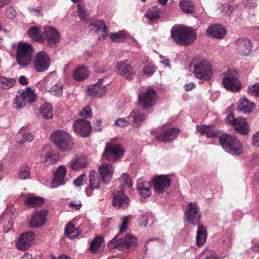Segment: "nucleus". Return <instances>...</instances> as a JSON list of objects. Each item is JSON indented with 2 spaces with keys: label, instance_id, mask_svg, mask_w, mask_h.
<instances>
[{
  "label": "nucleus",
  "instance_id": "1",
  "mask_svg": "<svg viewBox=\"0 0 259 259\" xmlns=\"http://www.w3.org/2000/svg\"><path fill=\"white\" fill-rule=\"evenodd\" d=\"M170 36L178 45L188 46L196 39V34L191 27L174 26L170 30Z\"/></svg>",
  "mask_w": 259,
  "mask_h": 259
},
{
  "label": "nucleus",
  "instance_id": "37",
  "mask_svg": "<svg viewBox=\"0 0 259 259\" xmlns=\"http://www.w3.org/2000/svg\"><path fill=\"white\" fill-rule=\"evenodd\" d=\"M16 83L14 78H9L5 76H0V88L8 89L12 87Z\"/></svg>",
  "mask_w": 259,
  "mask_h": 259
},
{
  "label": "nucleus",
  "instance_id": "4",
  "mask_svg": "<svg viewBox=\"0 0 259 259\" xmlns=\"http://www.w3.org/2000/svg\"><path fill=\"white\" fill-rule=\"evenodd\" d=\"M109 245L119 250L127 252L133 250L136 247V239L133 235L126 234L124 238L115 236L109 242Z\"/></svg>",
  "mask_w": 259,
  "mask_h": 259
},
{
  "label": "nucleus",
  "instance_id": "3",
  "mask_svg": "<svg viewBox=\"0 0 259 259\" xmlns=\"http://www.w3.org/2000/svg\"><path fill=\"white\" fill-rule=\"evenodd\" d=\"M51 138L56 147L61 151H68L73 146L71 137L64 131L53 132L51 135Z\"/></svg>",
  "mask_w": 259,
  "mask_h": 259
},
{
  "label": "nucleus",
  "instance_id": "40",
  "mask_svg": "<svg viewBox=\"0 0 259 259\" xmlns=\"http://www.w3.org/2000/svg\"><path fill=\"white\" fill-rule=\"evenodd\" d=\"M40 29L35 26L31 27L27 31L28 35L32 38L36 40L41 39V37H40Z\"/></svg>",
  "mask_w": 259,
  "mask_h": 259
},
{
  "label": "nucleus",
  "instance_id": "15",
  "mask_svg": "<svg viewBox=\"0 0 259 259\" xmlns=\"http://www.w3.org/2000/svg\"><path fill=\"white\" fill-rule=\"evenodd\" d=\"M74 131L81 137L88 136L91 131L90 122L84 119L76 120L73 124Z\"/></svg>",
  "mask_w": 259,
  "mask_h": 259
},
{
  "label": "nucleus",
  "instance_id": "17",
  "mask_svg": "<svg viewBox=\"0 0 259 259\" xmlns=\"http://www.w3.org/2000/svg\"><path fill=\"white\" fill-rule=\"evenodd\" d=\"M48 212L42 209L39 211L33 213L29 222V226L31 228H37L42 226L46 223Z\"/></svg>",
  "mask_w": 259,
  "mask_h": 259
},
{
  "label": "nucleus",
  "instance_id": "29",
  "mask_svg": "<svg viewBox=\"0 0 259 259\" xmlns=\"http://www.w3.org/2000/svg\"><path fill=\"white\" fill-rule=\"evenodd\" d=\"M207 233L205 227L202 225L198 226L196 241L197 244L199 246H202L206 242Z\"/></svg>",
  "mask_w": 259,
  "mask_h": 259
},
{
  "label": "nucleus",
  "instance_id": "46",
  "mask_svg": "<svg viewBox=\"0 0 259 259\" xmlns=\"http://www.w3.org/2000/svg\"><path fill=\"white\" fill-rule=\"evenodd\" d=\"M6 15L7 18L14 20L16 17V11L12 6H9L6 9Z\"/></svg>",
  "mask_w": 259,
  "mask_h": 259
},
{
  "label": "nucleus",
  "instance_id": "52",
  "mask_svg": "<svg viewBox=\"0 0 259 259\" xmlns=\"http://www.w3.org/2000/svg\"><path fill=\"white\" fill-rule=\"evenodd\" d=\"M120 182L121 189L131 188L133 184L132 179H122Z\"/></svg>",
  "mask_w": 259,
  "mask_h": 259
},
{
  "label": "nucleus",
  "instance_id": "30",
  "mask_svg": "<svg viewBox=\"0 0 259 259\" xmlns=\"http://www.w3.org/2000/svg\"><path fill=\"white\" fill-rule=\"evenodd\" d=\"M89 76V71L86 67L80 66L73 72L74 79L78 81L83 80Z\"/></svg>",
  "mask_w": 259,
  "mask_h": 259
},
{
  "label": "nucleus",
  "instance_id": "35",
  "mask_svg": "<svg viewBox=\"0 0 259 259\" xmlns=\"http://www.w3.org/2000/svg\"><path fill=\"white\" fill-rule=\"evenodd\" d=\"M87 165V159L85 157H79L77 159H73L70 164V167L73 170H78L84 168Z\"/></svg>",
  "mask_w": 259,
  "mask_h": 259
},
{
  "label": "nucleus",
  "instance_id": "49",
  "mask_svg": "<svg viewBox=\"0 0 259 259\" xmlns=\"http://www.w3.org/2000/svg\"><path fill=\"white\" fill-rule=\"evenodd\" d=\"M130 123L127 119L124 118H119L115 121V125L119 127H125L127 126L128 124Z\"/></svg>",
  "mask_w": 259,
  "mask_h": 259
},
{
  "label": "nucleus",
  "instance_id": "50",
  "mask_svg": "<svg viewBox=\"0 0 259 259\" xmlns=\"http://www.w3.org/2000/svg\"><path fill=\"white\" fill-rule=\"evenodd\" d=\"M52 92L57 96H61L63 93V85L61 84H56L52 88Z\"/></svg>",
  "mask_w": 259,
  "mask_h": 259
},
{
  "label": "nucleus",
  "instance_id": "62",
  "mask_svg": "<svg viewBox=\"0 0 259 259\" xmlns=\"http://www.w3.org/2000/svg\"><path fill=\"white\" fill-rule=\"evenodd\" d=\"M23 138H24L26 141L31 142L34 139V136L31 133H27L23 135Z\"/></svg>",
  "mask_w": 259,
  "mask_h": 259
},
{
  "label": "nucleus",
  "instance_id": "25",
  "mask_svg": "<svg viewBox=\"0 0 259 259\" xmlns=\"http://www.w3.org/2000/svg\"><path fill=\"white\" fill-rule=\"evenodd\" d=\"M255 107V105L252 102L249 101L246 98H242L239 100V103L237 109L239 111H242L244 113H248L252 112Z\"/></svg>",
  "mask_w": 259,
  "mask_h": 259
},
{
  "label": "nucleus",
  "instance_id": "54",
  "mask_svg": "<svg viewBox=\"0 0 259 259\" xmlns=\"http://www.w3.org/2000/svg\"><path fill=\"white\" fill-rule=\"evenodd\" d=\"M100 179H90V187L91 188L98 189L100 187Z\"/></svg>",
  "mask_w": 259,
  "mask_h": 259
},
{
  "label": "nucleus",
  "instance_id": "55",
  "mask_svg": "<svg viewBox=\"0 0 259 259\" xmlns=\"http://www.w3.org/2000/svg\"><path fill=\"white\" fill-rule=\"evenodd\" d=\"M209 125H200L197 127V131L201 135H205Z\"/></svg>",
  "mask_w": 259,
  "mask_h": 259
},
{
  "label": "nucleus",
  "instance_id": "47",
  "mask_svg": "<svg viewBox=\"0 0 259 259\" xmlns=\"http://www.w3.org/2000/svg\"><path fill=\"white\" fill-rule=\"evenodd\" d=\"M94 69L97 73H104L108 70V67L103 65L102 63L97 62L94 65Z\"/></svg>",
  "mask_w": 259,
  "mask_h": 259
},
{
  "label": "nucleus",
  "instance_id": "21",
  "mask_svg": "<svg viewBox=\"0 0 259 259\" xmlns=\"http://www.w3.org/2000/svg\"><path fill=\"white\" fill-rule=\"evenodd\" d=\"M131 125L134 127H139L146 119V116L139 111H133L127 117Z\"/></svg>",
  "mask_w": 259,
  "mask_h": 259
},
{
  "label": "nucleus",
  "instance_id": "58",
  "mask_svg": "<svg viewBox=\"0 0 259 259\" xmlns=\"http://www.w3.org/2000/svg\"><path fill=\"white\" fill-rule=\"evenodd\" d=\"M237 119H238V118H235L233 113H229L226 117L227 121L233 125L236 123Z\"/></svg>",
  "mask_w": 259,
  "mask_h": 259
},
{
  "label": "nucleus",
  "instance_id": "36",
  "mask_svg": "<svg viewBox=\"0 0 259 259\" xmlns=\"http://www.w3.org/2000/svg\"><path fill=\"white\" fill-rule=\"evenodd\" d=\"M39 113L47 119H50L53 117L52 107L50 104H44L39 108Z\"/></svg>",
  "mask_w": 259,
  "mask_h": 259
},
{
  "label": "nucleus",
  "instance_id": "59",
  "mask_svg": "<svg viewBox=\"0 0 259 259\" xmlns=\"http://www.w3.org/2000/svg\"><path fill=\"white\" fill-rule=\"evenodd\" d=\"M252 144L254 146L259 147V133L256 132L252 136Z\"/></svg>",
  "mask_w": 259,
  "mask_h": 259
},
{
  "label": "nucleus",
  "instance_id": "6",
  "mask_svg": "<svg viewBox=\"0 0 259 259\" xmlns=\"http://www.w3.org/2000/svg\"><path fill=\"white\" fill-rule=\"evenodd\" d=\"M223 83L225 89L234 92H237L241 89V83L238 79V73L235 69L229 68L223 72Z\"/></svg>",
  "mask_w": 259,
  "mask_h": 259
},
{
  "label": "nucleus",
  "instance_id": "12",
  "mask_svg": "<svg viewBox=\"0 0 259 259\" xmlns=\"http://www.w3.org/2000/svg\"><path fill=\"white\" fill-rule=\"evenodd\" d=\"M157 94L153 89H150L138 96L140 106L144 110L152 107L155 103Z\"/></svg>",
  "mask_w": 259,
  "mask_h": 259
},
{
  "label": "nucleus",
  "instance_id": "41",
  "mask_svg": "<svg viewBox=\"0 0 259 259\" xmlns=\"http://www.w3.org/2000/svg\"><path fill=\"white\" fill-rule=\"evenodd\" d=\"M247 93L256 97H259V82L249 85L248 88Z\"/></svg>",
  "mask_w": 259,
  "mask_h": 259
},
{
  "label": "nucleus",
  "instance_id": "23",
  "mask_svg": "<svg viewBox=\"0 0 259 259\" xmlns=\"http://www.w3.org/2000/svg\"><path fill=\"white\" fill-rule=\"evenodd\" d=\"M106 92L105 85L101 81L90 85L88 88L90 95L101 97Z\"/></svg>",
  "mask_w": 259,
  "mask_h": 259
},
{
  "label": "nucleus",
  "instance_id": "44",
  "mask_svg": "<svg viewBox=\"0 0 259 259\" xmlns=\"http://www.w3.org/2000/svg\"><path fill=\"white\" fill-rule=\"evenodd\" d=\"M66 174V168L64 166H59L58 169L54 171V178H64Z\"/></svg>",
  "mask_w": 259,
  "mask_h": 259
},
{
  "label": "nucleus",
  "instance_id": "28",
  "mask_svg": "<svg viewBox=\"0 0 259 259\" xmlns=\"http://www.w3.org/2000/svg\"><path fill=\"white\" fill-rule=\"evenodd\" d=\"M162 14V11L158 9L156 6L153 7L151 9L148 10L145 14L151 24L156 23L157 20L160 18V15Z\"/></svg>",
  "mask_w": 259,
  "mask_h": 259
},
{
  "label": "nucleus",
  "instance_id": "2",
  "mask_svg": "<svg viewBox=\"0 0 259 259\" xmlns=\"http://www.w3.org/2000/svg\"><path fill=\"white\" fill-rule=\"evenodd\" d=\"M223 148L233 155H238L242 151L243 146L240 141L234 136L224 134L219 137Z\"/></svg>",
  "mask_w": 259,
  "mask_h": 259
},
{
  "label": "nucleus",
  "instance_id": "38",
  "mask_svg": "<svg viewBox=\"0 0 259 259\" xmlns=\"http://www.w3.org/2000/svg\"><path fill=\"white\" fill-rule=\"evenodd\" d=\"M94 26L96 28V32H101V34L103 37V39L108 34L107 26L102 20L96 21L94 23Z\"/></svg>",
  "mask_w": 259,
  "mask_h": 259
},
{
  "label": "nucleus",
  "instance_id": "7",
  "mask_svg": "<svg viewBox=\"0 0 259 259\" xmlns=\"http://www.w3.org/2000/svg\"><path fill=\"white\" fill-rule=\"evenodd\" d=\"M13 103V107L15 109H21L25 107L26 102L33 103L36 97L34 91L30 87H27L25 90H19Z\"/></svg>",
  "mask_w": 259,
  "mask_h": 259
},
{
  "label": "nucleus",
  "instance_id": "48",
  "mask_svg": "<svg viewBox=\"0 0 259 259\" xmlns=\"http://www.w3.org/2000/svg\"><path fill=\"white\" fill-rule=\"evenodd\" d=\"M79 116L84 117L85 118H90L92 116V112L90 107L87 106L79 113Z\"/></svg>",
  "mask_w": 259,
  "mask_h": 259
},
{
  "label": "nucleus",
  "instance_id": "45",
  "mask_svg": "<svg viewBox=\"0 0 259 259\" xmlns=\"http://www.w3.org/2000/svg\"><path fill=\"white\" fill-rule=\"evenodd\" d=\"M155 66L152 64H148L143 69V73L148 76H152L155 72Z\"/></svg>",
  "mask_w": 259,
  "mask_h": 259
},
{
  "label": "nucleus",
  "instance_id": "14",
  "mask_svg": "<svg viewBox=\"0 0 259 259\" xmlns=\"http://www.w3.org/2000/svg\"><path fill=\"white\" fill-rule=\"evenodd\" d=\"M130 203V200L123 190L118 191L113 194L112 205L117 209H125Z\"/></svg>",
  "mask_w": 259,
  "mask_h": 259
},
{
  "label": "nucleus",
  "instance_id": "16",
  "mask_svg": "<svg viewBox=\"0 0 259 259\" xmlns=\"http://www.w3.org/2000/svg\"><path fill=\"white\" fill-rule=\"evenodd\" d=\"M34 238L35 234L32 231H28L23 233L16 242L17 247L22 250L28 249L33 243Z\"/></svg>",
  "mask_w": 259,
  "mask_h": 259
},
{
  "label": "nucleus",
  "instance_id": "42",
  "mask_svg": "<svg viewBox=\"0 0 259 259\" xmlns=\"http://www.w3.org/2000/svg\"><path fill=\"white\" fill-rule=\"evenodd\" d=\"M109 37L112 41L116 42H122L125 39V36L121 32L111 33Z\"/></svg>",
  "mask_w": 259,
  "mask_h": 259
},
{
  "label": "nucleus",
  "instance_id": "61",
  "mask_svg": "<svg viewBox=\"0 0 259 259\" xmlns=\"http://www.w3.org/2000/svg\"><path fill=\"white\" fill-rule=\"evenodd\" d=\"M217 135V132L214 130H211L210 128V126H209L207 132L206 133V135L207 138H212L216 136Z\"/></svg>",
  "mask_w": 259,
  "mask_h": 259
},
{
  "label": "nucleus",
  "instance_id": "56",
  "mask_svg": "<svg viewBox=\"0 0 259 259\" xmlns=\"http://www.w3.org/2000/svg\"><path fill=\"white\" fill-rule=\"evenodd\" d=\"M78 15L81 19L83 21H87L88 20L86 12L84 9L78 8Z\"/></svg>",
  "mask_w": 259,
  "mask_h": 259
},
{
  "label": "nucleus",
  "instance_id": "13",
  "mask_svg": "<svg viewBox=\"0 0 259 259\" xmlns=\"http://www.w3.org/2000/svg\"><path fill=\"white\" fill-rule=\"evenodd\" d=\"M51 63V59L49 55L44 51L37 53L33 61V66L39 72L47 70Z\"/></svg>",
  "mask_w": 259,
  "mask_h": 259
},
{
  "label": "nucleus",
  "instance_id": "27",
  "mask_svg": "<svg viewBox=\"0 0 259 259\" xmlns=\"http://www.w3.org/2000/svg\"><path fill=\"white\" fill-rule=\"evenodd\" d=\"M45 200L42 197L37 196L27 197L24 200V204L29 207H36L41 206Z\"/></svg>",
  "mask_w": 259,
  "mask_h": 259
},
{
  "label": "nucleus",
  "instance_id": "53",
  "mask_svg": "<svg viewBox=\"0 0 259 259\" xmlns=\"http://www.w3.org/2000/svg\"><path fill=\"white\" fill-rule=\"evenodd\" d=\"M51 188H55L65 184L64 179H52L51 181Z\"/></svg>",
  "mask_w": 259,
  "mask_h": 259
},
{
  "label": "nucleus",
  "instance_id": "18",
  "mask_svg": "<svg viewBox=\"0 0 259 259\" xmlns=\"http://www.w3.org/2000/svg\"><path fill=\"white\" fill-rule=\"evenodd\" d=\"M226 30L220 24L209 26L206 31V35L218 39H222L226 34Z\"/></svg>",
  "mask_w": 259,
  "mask_h": 259
},
{
  "label": "nucleus",
  "instance_id": "9",
  "mask_svg": "<svg viewBox=\"0 0 259 259\" xmlns=\"http://www.w3.org/2000/svg\"><path fill=\"white\" fill-rule=\"evenodd\" d=\"M185 216L187 222L191 225H196L200 223L202 213L196 202H190L188 203Z\"/></svg>",
  "mask_w": 259,
  "mask_h": 259
},
{
  "label": "nucleus",
  "instance_id": "43",
  "mask_svg": "<svg viewBox=\"0 0 259 259\" xmlns=\"http://www.w3.org/2000/svg\"><path fill=\"white\" fill-rule=\"evenodd\" d=\"M30 167L28 165L22 167L19 173V178H27L30 177Z\"/></svg>",
  "mask_w": 259,
  "mask_h": 259
},
{
  "label": "nucleus",
  "instance_id": "51",
  "mask_svg": "<svg viewBox=\"0 0 259 259\" xmlns=\"http://www.w3.org/2000/svg\"><path fill=\"white\" fill-rule=\"evenodd\" d=\"M203 254L205 255L204 259H218L215 252L212 250L206 249Z\"/></svg>",
  "mask_w": 259,
  "mask_h": 259
},
{
  "label": "nucleus",
  "instance_id": "20",
  "mask_svg": "<svg viewBox=\"0 0 259 259\" xmlns=\"http://www.w3.org/2000/svg\"><path fill=\"white\" fill-rule=\"evenodd\" d=\"M117 73L124 77L126 79L132 80L134 76L132 67L127 61L118 62L116 66Z\"/></svg>",
  "mask_w": 259,
  "mask_h": 259
},
{
  "label": "nucleus",
  "instance_id": "11",
  "mask_svg": "<svg viewBox=\"0 0 259 259\" xmlns=\"http://www.w3.org/2000/svg\"><path fill=\"white\" fill-rule=\"evenodd\" d=\"M44 44L49 47H54L60 41V34L58 30L50 26H45L41 36Z\"/></svg>",
  "mask_w": 259,
  "mask_h": 259
},
{
  "label": "nucleus",
  "instance_id": "24",
  "mask_svg": "<svg viewBox=\"0 0 259 259\" xmlns=\"http://www.w3.org/2000/svg\"><path fill=\"white\" fill-rule=\"evenodd\" d=\"M171 184L170 179H153L154 191L159 194L165 192Z\"/></svg>",
  "mask_w": 259,
  "mask_h": 259
},
{
  "label": "nucleus",
  "instance_id": "34",
  "mask_svg": "<svg viewBox=\"0 0 259 259\" xmlns=\"http://www.w3.org/2000/svg\"><path fill=\"white\" fill-rule=\"evenodd\" d=\"M81 232L78 228H75V226L71 223L68 224L65 228L64 234L66 237L69 238H73L75 236L80 235Z\"/></svg>",
  "mask_w": 259,
  "mask_h": 259
},
{
  "label": "nucleus",
  "instance_id": "5",
  "mask_svg": "<svg viewBox=\"0 0 259 259\" xmlns=\"http://www.w3.org/2000/svg\"><path fill=\"white\" fill-rule=\"evenodd\" d=\"M189 68L190 70H193L194 76L199 79L207 80L210 78L212 75L211 66L205 59L193 62L190 64Z\"/></svg>",
  "mask_w": 259,
  "mask_h": 259
},
{
  "label": "nucleus",
  "instance_id": "22",
  "mask_svg": "<svg viewBox=\"0 0 259 259\" xmlns=\"http://www.w3.org/2000/svg\"><path fill=\"white\" fill-rule=\"evenodd\" d=\"M179 132V130L176 128H168L163 133L158 134L157 139L161 142H169L176 138Z\"/></svg>",
  "mask_w": 259,
  "mask_h": 259
},
{
  "label": "nucleus",
  "instance_id": "39",
  "mask_svg": "<svg viewBox=\"0 0 259 259\" xmlns=\"http://www.w3.org/2000/svg\"><path fill=\"white\" fill-rule=\"evenodd\" d=\"M179 6L182 10L185 13L191 14L195 11L194 6L191 2L183 0L180 2Z\"/></svg>",
  "mask_w": 259,
  "mask_h": 259
},
{
  "label": "nucleus",
  "instance_id": "19",
  "mask_svg": "<svg viewBox=\"0 0 259 259\" xmlns=\"http://www.w3.org/2000/svg\"><path fill=\"white\" fill-rule=\"evenodd\" d=\"M236 49L239 54L247 56L250 54L252 51L251 41L247 38H238L235 42Z\"/></svg>",
  "mask_w": 259,
  "mask_h": 259
},
{
  "label": "nucleus",
  "instance_id": "64",
  "mask_svg": "<svg viewBox=\"0 0 259 259\" xmlns=\"http://www.w3.org/2000/svg\"><path fill=\"white\" fill-rule=\"evenodd\" d=\"M53 154L51 151H48L47 154L45 155V158L43 161L44 163H47L48 162V159H49L50 161H52L53 159Z\"/></svg>",
  "mask_w": 259,
  "mask_h": 259
},
{
  "label": "nucleus",
  "instance_id": "8",
  "mask_svg": "<svg viewBox=\"0 0 259 259\" xmlns=\"http://www.w3.org/2000/svg\"><path fill=\"white\" fill-rule=\"evenodd\" d=\"M33 53V47L28 44L19 43L17 47L16 59L21 66H27L30 63Z\"/></svg>",
  "mask_w": 259,
  "mask_h": 259
},
{
  "label": "nucleus",
  "instance_id": "57",
  "mask_svg": "<svg viewBox=\"0 0 259 259\" xmlns=\"http://www.w3.org/2000/svg\"><path fill=\"white\" fill-rule=\"evenodd\" d=\"M128 223V218L127 217H124L122 220V224L120 227V232H124L127 228Z\"/></svg>",
  "mask_w": 259,
  "mask_h": 259
},
{
  "label": "nucleus",
  "instance_id": "33",
  "mask_svg": "<svg viewBox=\"0 0 259 259\" xmlns=\"http://www.w3.org/2000/svg\"><path fill=\"white\" fill-rule=\"evenodd\" d=\"M103 238L98 236L95 237L90 242V249L94 253L100 252V248L103 243Z\"/></svg>",
  "mask_w": 259,
  "mask_h": 259
},
{
  "label": "nucleus",
  "instance_id": "10",
  "mask_svg": "<svg viewBox=\"0 0 259 259\" xmlns=\"http://www.w3.org/2000/svg\"><path fill=\"white\" fill-rule=\"evenodd\" d=\"M124 153L120 145L107 144L103 153V157L106 160L114 162L122 157Z\"/></svg>",
  "mask_w": 259,
  "mask_h": 259
},
{
  "label": "nucleus",
  "instance_id": "26",
  "mask_svg": "<svg viewBox=\"0 0 259 259\" xmlns=\"http://www.w3.org/2000/svg\"><path fill=\"white\" fill-rule=\"evenodd\" d=\"M234 126L235 130L241 135H247L249 133L248 125L244 118H238Z\"/></svg>",
  "mask_w": 259,
  "mask_h": 259
},
{
  "label": "nucleus",
  "instance_id": "63",
  "mask_svg": "<svg viewBox=\"0 0 259 259\" xmlns=\"http://www.w3.org/2000/svg\"><path fill=\"white\" fill-rule=\"evenodd\" d=\"M86 182V179H75L73 181V184L77 187L83 185Z\"/></svg>",
  "mask_w": 259,
  "mask_h": 259
},
{
  "label": "nucleus",
  "instance_id": "60",
  "mask_svg": "<svg viewBox=\"0 0 259 259\" xmlns=\"http://www.w3.org/2000/svg\"><path fill=\"white\" fill-rule=\"evenodd\" d=\"M244 5L248 8H254L256 7L255 3H252V0H244L243 1Z\"/></svg>",
  "mask_w": 259,
  "mask_h": 259
},
{
  "label": "nucleus",
  "instance_id": "31",
  "mask_svg": "<svg viewBox=\"0 0 259 259\" xmlns=\"http://www.w3.org/2000/svg\"><path fill=\"white\" fill-rule=\"evenodd\" d=\"M99 172L101 178L110 177L113 174V167L111 164L104 163L99 167Z\"/></svg>",
  "mask_w": 259,
  "mask_h": 259
},
{
  "label": "nucleus",
  "instance_id": "32",
  "mask_svg": "<svg viewBox=\"0 0 259 259\" xmlns=\"http://www.w3.org/2000/svg\"><path fill=\"white\" fill-rule=\"evenodd\" d=\"M137 190L140 195L145 198L150 197L151 195L150 185L148 182L139 183L137 185Z\"/></svg>",
  "mask_w": 259,
  "mask_h": 259
}]
</instances>
